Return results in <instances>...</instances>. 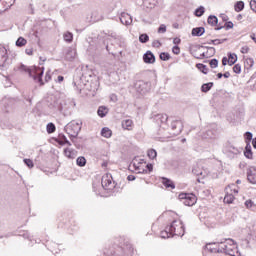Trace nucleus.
<instances>
[{"instance_id":"1","label":"nucleus","mask_w":256,"mask_h":256,"mask_svg":"<svg viewBox=\"0 0 256 256\" xmlns=\"http://www.w3.org/2000/svg\"><path fill=\"white\" fill-rule=\"evenodd\" d=\"M19 71H24V73H28L29 77H32L34 81H37L40 83V85H43V73L45 72L44 67H37L32 66L31 68H28L24 64H22L19 67Z\"/></svg>"},{"instance_id":"2","label":"nucleus","mask_w":256,"mask_h":256,"mask_svg":"<svg viewBox=\"0 0 256 256\" xmlns=\"http://www.w3.org/2000/svg\"><path fill=\"white\" fill-rule=\"evenodd\" d=\"M81 125H82L81 122L72 120L65 126L64 130L67 133V135H69L71 141H73V139L77 138V136L81 132Z\"/></svg>"},{"instance_id":"3","label":"nucleus","mask_w":256,"mask_h":256,"mask_svg":"<svg viewBox=\"0 0 256 256\" xmlns=\"http://www.w3.org/2000/svg\"><path fill=\"white\" fill-rule=\"evenodd\" d=\"M167 230L172 233V237H174V235L177 237H183V235H185V225H183L182 221L174 220L167 226Z\"/></svg>"},{"instance_id":"4","label":"nucleus","mask_w":256,"mask_h":256,"mask_svg":"<svg viewBox=\"0 0 256 256\" xmlns=\"http://www.w3.org/2000/svg\"><path fill=\"white\" fill-rule=\"evenodd\" d=\"M178 198L180 201H183L186 207H193L195 203H197V196L193 193H181L179 194Z\"/></svg>"},{"instance_id":"5","label":"nucleus","mask_w":256,"mask_h":256,"mask_svg":"<svg viewBox=\"0 0 256 256\" xmlns=\"http://www.w3.org/2000/svg\"><path fill=\"white\" fill-rule=\"evenodd\" d=\"M134 89L136 93H139L140 95H145V93H148V91L151 89V83L145 82L143 80H138L134 83Z\"/></svg>"},{"instance_id":"6","label":"nucleus","mask_w":256,"mask_h":256,"mask_svg":"<svg viewBox=\"0 0 256 256\" xmlns=\"http://www.w3.org/2000/svg\"><path fill=\"white\" fill-rule=\"evenodd\" d=\"M172 135H181L183 131V121L181 120H174L171 123Z\"/></svg>"},{"instance_id":"7","label":"nucleus","mask_w":256,"mask_h":256,"mask_svg":"<svg viewBox=\"0 0 256 256\" xmlns=\"http://www.w3.org/2000/svg\"><path fill=\"white\" fill-rule=\"evenodd\" d=\"M232 244H226L224 242L218 243V253H225L227 255L229 253V249H234L235 241L233 239H228Z\"/></svg>"},{"instance_id":"8","label":"nucleus","mask_w":256,"mask_h":256,"mask_svg":"<svg viewBox=\"0 0 256 256\" xmlns=\"http://www.w3.org/2000/svg\"><path fill=\"white\" fill-rule=\"evenodd\" d=\"M247 180L252 185H256V167L255 166H250L247 169Z\"/></svg>"},{"instance_id":"9","label":"nucleus","mask_w":256,"mask_h":256,"mask_svg":"<svg viewBox=\"0 0 256 256\" xmlns=\"http://www.w3.org/2000/svg\"><path fill=\"white\" fill-rule=\"evenodd\" d=\"M56 109L58 111H60V113H62V115H64L65 117H67V115H69V106L67 105V102L60 100L57 104H56Z\"/></svg>"},{"instance_id":"10","label":"nucleus","mask_w":256,"mask_h":256,"mask_svg":"<svg viewBox=\"0 0 256 256\" xmlns=\"http://www.w3.org/2000/svg\"><path fill=\"white\" fill-rule=\"evenodd\" d=\"M0 67H7V48L0 46Z\"/></svg>"},{"instance_id":"11","label":"nucleus","mask_w":256,"mask_h":256,"mask_svg":"<svg viewBox=\"0 0 256 256\" xmlns=\"http://www.w3.org/2000/svg\"><path fill=\"white\" fill-rule=\"evenodd\" d=\"M112 177L109 174H106L102 177V187L103 189H113V182L111 181Z\"/></svg>"},{"instance_id":"12","label":"nucleus","mask_w":256,"mask_h":256,"mask_svg":"<svg viewBox=\"0 0 256 256\" xmlns=\"http://www.w3.org/2000/svg\"><path fill=\"white\" fill-rule=\"evenodd\" d=\"M215 125H213L212 129H207L205 132H203L202 137L203 139H215L217 136V130L215 129Z\"/></svg>"},{"instance_id":"13","label":"nucleus","mask_w":256,"mask_h":256,"mask_svg":"<svg viewBox=\"0 0 256 256\" xmlns=\"http://www.w3.org/2000/svg\"><path fill=\"white\" fill-rule=\"evenodd\" d=\"M120 22L122 25H131V23H133V18L128 13L122 12L120 15Z\"/></svg>"},{"instance_id":"14","label":"nucleus","mask_w":256,"mask_h":256,"mask_svg":"<svg viewBox=\"0 0 256 256\" xmlns=\"http://www.w3.org/2000/svg\"><path fill=\"white\" fill-rule=\"evenodd\" d=\"M143 61H144V63H147L149 65H153V63H155V54H153V52H151V51H147L143 55Z\"/></svg>"},{"instance_id":"15","label":"nucleus","mask_w":256,"mask_h":256,"mask_svg":"<svg viewBox=\"0 0 256 256\" xmlns=\"http://www.w3.org/2000/svg\"><path fill=\"white\" fill-rule=\"evenodd\" d=\"M77 57V50L73 48H67L65 51V59L66 61H73Z\"/></svg>"},{"instance_id":"16","label":"nucleus","mask_w":256,"mask_h":256,"mask_svg":"<svg viewBox=\"0 0 256 256\" xmlns=\"http://www.w3.org/2000/svg\"><path fill=\"white\" fill-rule=\"evenodd\" d=\"M205 249L210 251V253H219V243H208L205 245Z\"/></svg>"},{"instance_id":"17","label":"nucleus","mask_w":256,"mask_h":256,"mask_svg":"<svg viewBox=\"0 0 256 256\" xmlns=\"http://www.w3.org/2000/svg\"><path fill=\"white\" fill-rule=\"evenodd\" d=\"M92 23H97L99 21H103V14L99 11H93L91 13V20Z\"/></svg>"},{"instance_id":"18","label":"nucleus","mask_w":256,"mask_h":256,"mask_svg":"<svg viewBox=\"0 0 256 256\" xmlns=\"http://www.w3.org/2000/svg\"><path fill=\"white\" fill-rule=\"evenodd\" d=\"M192 37H201L205 35V27H196L192 29Z\"/></svg>"},{"instance_id":"19","label":"nucleus","mask_w":256,"mask_h":256,"mask_svg":"<svg viewBox=\"0 0 256 256\" xmlns=\"http://www.w3.org/2000/svg\"><path fill=\"white\" fill-rule=\"evenodd\" d=\"M64 155L68 159H75V157H77V151L75 149L66 148L64 149Z\"/></svg>"},{"instance_id":"20","label":"nucleus","mask_w":256,"mask_h":256,"mask_svg":"<svg viewBox=\"0 0 256 256\" xmlns=\"http://www.w3.org/2000/svg\"><path fill=\"white\" fill-rule=\"evenodd\" d=\"M162 184L166 189H175V182L169 178H162Z\"/></svg>"},{"instance_id":"21","label":"nucleus","mask_w":256,"mask_h":256,"mask_svg":"<svg viewBox=\"0 0 256 256\" xmlns=\"http://www.w3.org/2000/svg\"><path fill=\"white\" fill-rule=\"evenodd\" d=\"M244 157L246 159H253V150L251 149V144H246L245 150H244Z\"/></svg>"},{"instance_id":"22","label":"nucleus","mask_w":256,"mask_h":256,"mask_svg":"<svg viewBox=\"0 0 256 256\" xmlns=\"http://www.w3.org/2000/svg\"><path fill=\"white\" fill-rule=\"evenodd\" d=\"M122 127L127 131H131L133 129V120L126 119L122 121Z\"/></svg>"},{"instance_id":"23","label":"nucleus","mask_w":256,"mask_h":256,"mask_svg":"<svg viewBox=\"0 0 256 256\" xmlns=\"http://www.w3.org/2000/svg\"><path fill=\"white\" fill-rule=\"evenodd\" d=\"M59 145H68L71 147V142L67 140V136L64 134L59 135V140H58Z\"/></svg>"},{"instance_id":"24","label":"nucleus","mask_w":256,"mask_h":256,"mask_svg":"<svg viewBox=\"0 0 256 256\" xmlns=\"http://www.w3.org/2000/svg\"><path fill=\"white\" fill-rule=\"evenodd\" d=\"M244 9H245V2L238 1L235 3L234 10L236 11V13H241V11H243Z\"/></svg>"},{"instance_id":"25","label":"nucleus","mask_w":256,"mask_h":256,"mask_svg":"<svg viewBox=\"0 0 256 256\" xmlns=\"http://www.w3.org/2000/svg\"><path fill=\"white\" fill-rule=\"evenodd\" d=\"M237 63V54L228 53V65L231 67Z\"/></svg>"},{"instance_id":"26","label":"nucleus","mask_w":256,"mask_h":256,"mask_svg":"<svg viewBox=\"0 0 256 256\" xmlns=\"http://www.w3.org/2000/svg\"><path fill=\"white\" fill-rule=\"evenodd\" d=\"M207 22H208V25H211L212 27H215L217 25V23H219V19L215 15H210L208 17Z\"/></svg>"},{"instance_id":"27","label":"nucleus","mask_w":256,"mask_h":256,"mask_svg":"<svg viewBox=\"0 0 256 256\" xmlns=\"http://www.w3.org/2000/svg\"><path fill=\"white\" fill-rule=\"evenodd\" d=\"M97 113H98L99 117L103 118L109 113V109H107V107H105V106H100L98 108Z\"/></svg>"},{"instance_id":"28","label":"nucleus","mask_w":256,"mask_h":256,"mask_svg":"<svg viewBox=\"0 0 256 256\" xmlns=\"http://www.w3.org/2000/svg\"><path fill=\"white\" fill-rule=\"evenodd\" d=\"M101 135H102V137L109 139L111 137V135H113V131H111V129H109L107 127H104L101 130Z\"/></svg>"},{"instance_id":"29","label":"nucleus","mask_w":256,"mask_h":256,"mask_svg":"<svg viewBox=\"0 0 256 256\" xmlns=\"http://www.w3.org/2000/svg\"><path fill=\"white\" fill-rule=\"evenodd\" d=\"M226 255L241 256V252H239V248H237L234 243V248H229V252Z\"/></svg>"},{"instance_id":"30","label":"nucleus","mask_w":256,"mask_h":256,"mask_svg":"<svg viewBox=\"0 0 256 256\" xmlns=\"http://www.w3.org/2000/svg\"><path fill=\"white\" fill-rule=\"evenodd\" d=\"M155 119L157 123H165L169 119V116L167 114H158Z\"/></svg>"},{"instance_id":"31","label":"nucleus","mask_w":256,"mask_h":256,"mask_svg":"<svg viewBox=\"0 0 256 256\" xmlns=\"http://www.w3.org/2000/svg\"><path fill=\"white\" fill-rule=\"evenodd\" d=\"M76 165H78V167H85L87 165V159L83 156H79L76 159Z\"/></svg>"},{"instance_id":"32","label":"nucleus","mask_w":256,"mask_h":256,"mask_svg":"<svg viewBox=\"0 0 256 256\" xmlns=\"http://www.w3.org/2000/svg\"><path fill=\"white\" fill-rule=\"evenodd\" d=\"M213 87V82L205 83L201 86L202 93H208Z\"/></svg>"},{"instance_id":"33","label":"nucleus","mask_w":256,"mask_h":256,"mask_svg":"<svg viewBox=\"0 0 256 256\" xmlns=\"http://www.w3.org/2000/svg\"><path fill=\"white\" fill-rule=\"evenodd\" d=\"M197 69H199V71H201V73H203L204 75H207V73H209V68H207V65L198 63L196 64Z\"/></svg>"},{"instance_id":"34","label":"nucleus","mask_w":256,"mask_h":256,"mask_svg":"<svg viewBox=\"0 0 256 256\" xmlns=\"http://www.w3.org/2000/svg\"><path fill=\"white\" fill-rule=\"evenodd\" d=\"M194 15L196 17H203V15H205V7H203V6L198 7L195 10Z\"/></svg>"},{"instance_id":"35","label":"nucleus","mask_w":256,"mask_h":256,"mask_svg":"<svg viewBox=\"0 0 256 256\" xmlns=\"http://www.w3.org/2000/svg\"><path fill=\"white\" fill-rule=\"evenodd\" d=\"M27 45V39L19 37L16 41V47H25Z\"/></svg>"},{"instance_id":"36","label":"nucleus","mask_w":256,"mask_h":256,"mask_svg":"<svg viewBox=\"0 0 256 256\" xmlns=\"http://www.w3.org/2000/svg\"><path fill=\"white\" fill-rule=\"evenodd\" d=\"M63 37H64V41H66V43H73V33L66 32V33H64Z\"/></svg>"},{"instance_id":"37","label":"nucleus","mask_w":256,"mask_h":256,"mask_svg":"<svg viewBox=\"0 0 256 256\" xmlns=\"http://www.w3.org/2000/svg\"><path fill=\"white\" fill-rule=\"evenodd\" d=\"M235 200V196L233 194H226L224 197V203H227L228 205H231L233 201Z\"/></svg>"},{"instance_id":"38","label":"nucleus","mask_w":256,"mask_h":256,"mask_svg":"<svg viewBox=\"0 0 256 256\" xmlns=\"http://www.w3.org/2000/svg\"><path fill=\"white\" fill-rule=\"evenodd\" d=\"M244 139H245L246 145H248V143L251 145V141H253V133H251V132H246V133L244 134Z\"/></svg>"},{"instance_id":"39","label":"nucleus","mask_w":256,"mask_h":256,"mask_svg":"<svg viewBox=\"0 0 256 256\" xmlns=\"http://www.w3.org/2000/svg\"><path fill=\"white\" fill-rule=\"evenodd\" d=\"M169 237H173V234L166 227V229L161 232V238L162 239H169Z\"/></svg>"},{"instance_id":"40","label":"nucleus","mask_w":256,"mask_h":256,"mask_svg":"<svg viewBox=\"0 0 256 256\" xmlns=\"http://www.w3.org/2000/svg\"><path fill=\"white\" fill-rule=\"evenodd\" d=\"M225 41H227V38L224 39H214V40H210V42H208V45H221L222 43H225Z\"/></svg>"},{"instance_id":"41","label":"nucleus","mask_w":256,"mask_h":256,"mask_svg":"<svg viewBox=\"0 0 256 256\" xmlns=\"http://www.w3.org/2000/svg\"><path fill=\"white\" fill-rule=\"evenodd\" d=\"M56 127H55V124H53V123H48L47 124V126H46V131H47V133H49V134H51V133H55V131H56Z\"/></svg>"},{"instance_id":"42","label":"nucleus","mask_w":256,"mask_h":256,"mask_svg":"<svg viewBox=\"0 0 256 256\" xmlns=\"http://www.w3.org/2000/svg\"><path fill=\"white\" fill-rule=\"evenodd\" d=\"M209 65L211 69H217L219 67V60H217L216 58H213L209 61Z\"/></svg>"},{"instance_id":"43","label":"nucleus","mask_w":256,"mask_h":256,"mask_svg":"<svg viewBox=\"0 0 256 256\" xmlns=\"http://www.w3.org/2000/svg\"><path fill=\"white\" fill-rule=\"evenodd\" d=\"M3 3H6L4 11H7V9H11V7H13L15 0H4Z\"/></svg>"},{"instance_id":"44","label":"nucleus","mask_w":256,"mask_h":256,"mask_svg":"<svg viewBox=\"0 0 256 256\" xmlns=\"http://www.w3.org/2000/svg\"><path fill=\"white\" fill-rule=\"evenodd\" d=\"M160 59L161 61H169V59H171V55L167 52H161Z\"/></svg>"},{"instance_id":"45","label":"nucleus","mask_w":256,"mask_h":256,"mask_svg":"<svg viewBox=\"0 0 256 256\" xmlns=\"http://www.w3.org/2000/svg\"><path fill=\"white\" fill-rule=\"evenodd\" d=\"M147 155H148L149 159H156L157 158V150L150 149V150H148Z\"/></svg>"},{"instance_id":"46","label":"nucleus","mask_w":256,"mask_h":256,"mask_svg":"<svg viewBox=\"0 0 256 256\" xmlns=\"http://www.w3.org/2000/svg\"><path fill=\"white\" fill-rule=\"evenodd\" d=\"M192 173L196 176L203 175V170H201L199 166H194Z\"/></svg>"},{"instance_id":"47","label":"nucleus","mask_w":256,"mask_h":256,"mask_svg":"<svg viewBox=\"0 0 256 256\" xmlns=\"http://www.w3.org/2000/svg\"><path fill=\"white\" fill-rule=\"evenodd\" d=\"M139 41H140V43H148L149 35H147V34H140Z\"/></svg>"},{"instance_id":"48","label":"nucleus","mask_w":256,"mask_h":256,"mask_svg":"<svg viewBox=\"0 0 256 256\" xmlns=\"http://www.w3.org/2000/svg\"><path fill=\"white\" fill-rule=\"evenodd\" d=\"M23 161L29 169H33V167H35L33 160L25 158Z\"/></svg>"},{"instance_id":"49","label":"nucleus","mask_w":256,"mask_h":256,"mask_svg":"<svg viewBox=\"0 0 256 256\" xmlns=\"http://www.w3.org/2000/svg\"><path fill=\"white\" fill-rule=\"evenodd\" d=\"M198 49H208V51H212V55H215L216 53L215 47L199 45Z\"/></svg>"},{"instance_id":"50","label":"nucleus","mask_w":256,"mask_h":256,"mask_svg":"<svg viewBox=\"0 0 256 256\" xmlns=\"http://www.w3.org/2000/svg\"><path fill=\"white\" fill-rule=\"evenodd\" d=\"M155 0H146L144 2V4L146 5V7L153 9V7H155V3H153Z\"/></svg>"},{"instance_id":"51","label":"nucleus","mask_w":256,"mask_h":256,"mask_svg":"<svg viewBox=\"0 0 256 256\" xmlns=\"http://www.w3.org/2000/svg\"><path fill=\"white\" fill-rule=\"evenodd\" d=\"M224 27L226 29V31H229V29H233L234 25H233V22L231 21H228L224 24Z\"/></svg>"},{"instance_id":"52","label":"nucleus","mask_w":256,"mask_h":256,"mask_svg":"<svg viewBox=\"0 0 256 256\" xmlns=\"http://www.w3.org/2000/svg\"><path fill=\"white\" fill-rule=\"evenodd\" d=\"M233 71H234L237 75H239V73H241V65H240V64L234 65Z\"/></svg>"},{"instance_id":"53","label":"nucleus","mask_w":256,"mask_h":256,"mask_svg":"<svg viewBox=\"0 0 256 256\" xmlns=\"http://www.w3.org/2000/svg\"><path fill=\"white\" fill-rule=\"evenodd\" d=\"M246 65H248V67H253V65H255V60H253V58H247Z\"/></svg>"},{"instance_id":"54","label":"nucleus","mask_w":256,"mask_h":256,"mask_svg":"<svg viewBox=\"0 0 256 256\" xmlns=\"http://www.w3.org/2000/svg\"><path fill=\"white\" fill-rule=\"evenodd\" d=\"M167 32V26L165 24H162L158 28V33H166Z\"/></svg>"},{"instance_id":"55","label":"nucleus","mask_w":256,"mask_h":256,"mask_svg":"<svg viewBox=\"0 0 256 256\" xmlns=\"http://www.w3.org/2000/svg\"><path fill=\"white\" fill-rule=\"evenodd\" d=\"M172 53H174V55H179V53H181V48H179L177 45L173 46Z\"/></svg>"},{"instance_id":"56","label":"nucleus","mask_w":256,"mask_h":256,"mask_svg":"<svg viewBox=\"0 0 256 256\" xmlns=\"http://www.w3.org/2000/svg\"><path fill=\"white\" fill-rule=\"evenodd\" d=\"M250 8L254 13H256V0L250 1Z\"/></svg>"},{"instance_id":"57","label":"nucleus","mask_w":256,"mask_h":256,"mask_svg":"<svg viewBox=\"0 0 256 256\" xmlns=\"http://www.w3.org/2000/svg\"><path fill=\"white\" fill-rule=\"evenodd\" d=\"M245 206L247 207V209H251V207H253V202L251 200H247L245 202Z\"/></svg>"},{"instance_id":"58","label":"nucleus","mask_w":256,"mask_h":256,"mask_svg":"<svg viewBox=\"0 0 256 256\" xmlns=\"http://www.w3.org/2000/svg\"><path fill=\"white\" fill-rule=\"evenodd\" d=\"M241 53H243V54L249 53V47H248V46H243V47L241 48Z\"/></svg>"},{"instance_id":"59","label":"nucleus","mask_w":256,"mask_h":256,"mask_svg":"<svg viewBox=\"0 0 256 256\" xmlns=\"http://www.w3.org/2000/svg\"><path fill=\"white\" fill-rule=\"evenodd\" d=\"M20 237H24V239H29V232L28 231L22 232V234H20Z\"/></svg>"},{"instance_id":"60","label":"nucleus","mask_w":256,"mask_h":256,"mask_svg":"<svg viewBox=\"0 0 256 256\" xmlns=\"http://www.w3.org/2000/svg\"><path fill=\"white\" fill-rule=\"evenodd\" d=\"M152 45H153V47L159 48V47H161V42L159 40H155Z\"/></svg>"},{"instance_id":"61","label":"nucleus","mask_w":256,"mask_h":256,"mask_svg":"<svg viewBox=\"0 0 256 256\" xmlns=\"http://www.w3.org/2000/svg\"><path fill=\"white\" fill-rule=\"evenodd\" d=\"M25 53L26 55H33V48H26Z\"/></svg>"},{"instance_id":"62","label":"nucleus","mask_w":256,"mask_h":256,"mask_svg":"<svg viewBox=\"0 0 256 256\" xmlns=\"http://www.w3.org/2000/svg\"><path fill=\"white\" fill-rule=\"evenodd\" d=\"M227 63L229 64V58H227V57H223L222 58V65H227Z\"/></svg>"},{"instance_id":"63","label":"nucleus","mask_w":256,"mask_h":256,"mask_svg":"<svg viewBox=\"0 0 256 256\" xmlns=\"http://www.w3.org/2000/svg\"><path fill=\"white\" fill-rule=\"evenodd\" d=\"M136 171H138V173H141V174L147 173V170H146V169H141V168H139V167H136Z\"/></svg>"},{"instance_id":"64","label":"nucleus","mask_w":256,"mask_h":256,"mask_svg":"<svg viewBox=\"0 0 256 256\" xmlns=\"http://www.w3.org/2000/svg\"><path fill=\"white\" fill-rule=\"evenodd\" d=\"M127 179L128 181H135L136 177L135 175H128Z\"/></svg>"}]
</instances>
